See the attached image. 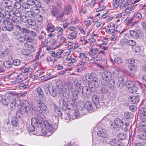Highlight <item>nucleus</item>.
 <instances>
[{
  "mask_svg": "<svg viewBox=\"0 0 146 146\" xmlns=\"http://www.w3.org/2000/svg\"><path fill=\"white\" fill-rule=\"evenodd\" d=\"M125 121V123H123V125L122 126V129L125 132L129 131L131 126L130 122L128 119H126Z\"/></svg>",
  "mask_w": 146,
  "mask_h": 146,
  "instance_id": "ddd939ff",
  "label": "nucleus"
},
{
  "mask_svg": "<svg viewBox=\"0 0 146 146\" xmlns=\"http://www.w3.org/2000/svg\"><path fill=\"white\" fill-rule=\"evenodd\" d=\"M140 118L142 120H146V108L142 107L139 110Z\"/></svg>",
  "mask_w": 146,
  "mask_h": 146,
  "instance_id": "f8f14e48",
  "label": "nucleus"
},
{
  "mask_svg": "<svg viewBox=\"0 0 146 146\" xmlns=\"http://www.w3.org/2000/svg\"><path fill=\"white\" fill-rule=\"evenodd\" d=\"M78 33L77 31L72 32L68 35L67 38L71 40L75 39L77 37Z\"/></svg>",
  "mask_w": 146,
  "mask_h": 146,
  "instance_id": "412c9836",
  "label": "nucleus"
},
{
  "mask_svg": "<svg viewBox=\"0 0 146 146\" xmlns=\"http://www.w3.org/2000/svg\"><path fill=\"white\" fill-rule=\"evenodd\" d=\"M3 66L7 68H10L12 67V63L9 61H6L3 63Z\"/></svg>",
  "mask_w": 146,
  "mask_h": 146,
  "instance_id": "f704fd0d",
  "label": "nucleus"
},
{
  "mask_svg": "<svg viewBox=\"0 0 146 146\" xmlns=\"http://www.w3.org/2000/svg\"><path fill=\"white\" fill-rule=\"evenodd\" d=\"M110 85V87L111 89H113L115 85V82L113 80L111 79L108 81V84Z\"/></svg>",
  "mask_w": 146,
  "mask_h": 146,
  "instance_id": "864d4df0",
  "label": "nucleus"
},
{
  "mask_svg": "<svg viewBox=\"0 0 146 146\" xmlns=\"http://www.w3.org/2000/svg\"><path fill=\"white\" fill-rule=\"evenodd\" d=\"M10 102V100L8 98H4L2 99L1 102L3 105L7 106Z\"/></svg>",
  "mask_w": 146,
  "mask_h": 146,
  "instance_id": "ea45409f",
  "label": "nucleus"
},
{
  "mask_svg": "<svg viewBox=\"0 0 146 146\" xmlns=\"http://www.w3.org/2000/svg\"><path fill=\"white\" fill-rule=\"evenodd\" d=\"M20 2H21L16 1L14 4V7L17 9L19 10L21 6V5L20 3Z\"/></svg>",
  "mask_w": 146,
  "mask_h": 146,
  "instance_id": "4d7b16f0",
  "label": "nucleus"
},
{
  "mask_svg": "<svg viewBox=\"0 0 146 146\" xmlns=\"http://www.w3.org/2000/svg\"><path fill=\"white\" fill-rule=\"evenodd\" d=\"M45 35V34L44 33V32L43 31H42L40 33V34L38 36V39L40 40H42L44 38Z\"/></svg>",
  "mask_w": 146,
  "mask_h": 146,
  "instance_id": "e2e57ef3",
  "label": "nucleus"
},
{
  "mask_svg": "<svg viewBox=\"0 0 146 146\" xmlns=\"http://www.w3.org/2000/svg\"><path fill=\"white\" fill-rule=\"evenodd\" d=\"M64 11L65 13L66 14H69L72 11L71 8L69 6L65 7Z\"/></svg>",
  "mask_w": 146,
  "mask_h": 146,
  "instance_id": "13d9d810",
  "label": "nucleus"
},
{
  "mask_svg": "<svg viewBox=\"0 0 146 146\" xmlns=\"http://www.w3.org/2000/svg\"><path fill=\"white\" fill-rule=\"evenodd\" d=\"M98 48H94L90 50L89 55L92 57L96 59V61H100L102 58L103 56L99 53Z\"/></svg>",
  "mask_w": 146,
  "mask_h": 146,
  "instance_id": "39448f33",
  "label": "nucleus"
},
{
  "mask_svg": "<svg viewBox=\"0 0 146 146\" xmlns=\"http://www.w3.org/2000/svg\"><path fill=\"white\" fill-rule=\"evenodd\" d=\"M59 104L60 107L64 110H66L67 108H68V105H67L66 102L64 99L61 98L59 100Z\"/></svg>",
  "mask_w": 146,
  "mask_h": 146,
  "instance_id": "a211bd4d",
  "label": "nucleus"
},
{
  "mask_svg": "<svg viewBox=\"0 0 146 146\" xmlns=\"http://www.w3.org/2000/svg\"><path fill=\"white\" fill-rule=\"evenodd\" d=\"M138 138L140 139H142L146 141V133L141 134L138 136Z\"/></svg>",
  "mask_w": 146,
  "mask_h": 146,
  "instance_id": "0e129e2a",
  "label": "nucleus"
},
{
  "mask_svg": "<svg viewBox=\"0 0 146 146\" xmlns=\"http://www.w3.org/2000/svg\"><path fill=\"white\" fill-rule=\"evenodd\" d=\"M102 83L103 85H107L108 81L111 77V74L110 72L105 71L102 74Z\"/></svg>",
  "mask_w": 146,
  "mask_h": 146,
  "instance_id": "0eeeda50",
  "label": "nucleus"
},
{
  "mask_svg": "<svg viewBox=\"0 0 146 146\" xmlns=\"http://www.w3.org/2000/svg\"><path fill=\"white\" fill-rule=\"evenodd\" d=\"M118 137L121 140H123L125 139L126 137V135L125 134L121 133H119L118 135Z\"/></svg>",
  "mask_w": 146,
  "mask_h": 146,
  "instance_id": "bf43d9fd",
  "label": "nucleus"
},
{
  "mask_svg": "<svg viewBox=\"0 0 146 146\" xmlns=\"http://www.w3.org/2000/svg\"><path fill=\"white\" fill-rule=\"evenodd\" d=\"M97 135L103 138L107 137L108 136L107 131L104 129L98 131L97 132Z\"/></svg>",
  "mask_w": 146,
  "mask_h": 146,
  "instance_id": "f3484780",
  "label": "nucleus"
},
{
  "mask_svg": "<svg viewBox=\"0 0 146 146\" xmlns=\"http://www.w3.org/2000/svg\"><path fill=\"white\" fill-rule=\"evenodd\" d=\"M86 79L88 82L92 85L93 87H99L100 84L98 78L96 75L92 74H88L86 76Z\"/></svg>",
  "mask_w": 146,
  "mask_h": 146,
  "instance_id": "7ed1b4c3",
  "label": "nucleus"
},
{
  "mask_svg": "<svg viewBox=\"0 0 146 146\" xmlns=\"http://www.w3.org/2000/svg\"><path fill=\"white\" fill-rule=\"evenodd\" d=\"M127 80V78L126 76L124 75H121L119 78L118 81L122 82H123L125 84Z\"/></svg>",
  "mask_w": 146,
  "mask_h": 146,
  "instance_id": "c756f323",
  "label": "nucleus"
},
{
  "mask_svg": "<svg viewBox=\"0 0 146 146\" xmlns=\"http://www.w3.org/2000/svg\"><path fill=\"white\" fill-rule=\"evenodd\" d=\"M30 52V51L28 49H23L21 51L22 54L26 56Z\"/></svg>",
  "mask_w": 146,
  "mask_h": 146,
  "instance_id": "6e6d98bb",
  "label": "nucleus"
},
{
  "mask_svg": "<svg viewBox=\"0 0 146 146\" xmlns=\"http://www.w3.org/2000/svg\"><path fill=\"white\" fill-rule=\"evenodd\" d=\"M80 95L88 98L90 96V91L86 86H84L82 88L81 93H80Z\"/></svg>",
  "mask_w": 146,
  "mask_h": 146,
  "instance_id": "9b49d317",
  "label": "nucleus"
},
{
  "mask_svg": "<svg viewBox=\"0 0 146 146\" xmlns=\"http://www.w3.org/2000/svg\"><path fill=\"white\" fill-rule=\"evenodd\" d=\"M85 106L87 110H90L92 108L91 103L88 101L86 102Z\"/></svg>",
  "mask_w": 146,
  "mask_h": 146,
  "instance_id": "58836bf2",
  "label": "nucleus"
},
{
  "mask_svg": "<svg viewBox=\"0 0 146 146\" xmlns=\"http://www.w3.org/2000/svg\"><path fill=\"white\" fill-rule=\"evenodd\" d=\"M22 106L24 107L25 112L29 113L31 111V108L27 100H24L22 102Z\"/></svg>",
  "mask_w": 146,
  "mask_h": 146,
  "instance_id": "9d476101",
  "label": "nucleus"
},
{
  "mask_svg": "<svg viewBox=\"0 0 146 146\" xmlns=\"http://www.w3.org/2000/svg\"><path fill=\"white\" fill-rule=\"evenodd\" d=\"M116 126L118 127H122L123 125V122L122 121L118 118H117L115 119L114 120Z\"/></svg>",
  "mask_w": 146,
  "mask_h": 146,
  "instance_id": "393cba45",
  "label": "nucleus"
},
{
  "mask_svg": "<svg viewBox=\"0 0 146 146\" xmlns=\"http://www.w3.org/2000/svg\"><path fill=\"white\" fill-rule=\"evenodd\" d=\"M72 96L73 102H76V100H78V97L77 93L74 92H73L72 93Z\"/></svg>",
  "mask_w": 146,
  "mask_h": 146,
  "instance_id": "7c9ffc66",
  "label": "nucleus"
},
{
  "mask_svg": "<svg viewBox=\"0 0 146 146\" xmlns=\"http://www.w3.org/2000/svg\"><path fill=\"white\" fill-rule=\"evenodd\" d=\"M13 101L16 106H19L21 104V100L18 98L14 99Z\"/></svg>",
  "mask_w": 146,
  "mask_h": 146,
  "instance_id": "37998d69",
  "label": "nucleus"
},
{
  "mask_svg": "<svg viewBox=\"0 0 146 146\" xmlns=\"http://www.w3.org/2000/svg\"><path fill=\"white\" fill-rule=\"evenodd\" d=\"M25 40L27 42H31L33 41V39L31 36L28 35L25 36Z\"/></svg>",
  "mask_w": 146,
  "mask_h": 146,
  "instance_id": "680f3d73",
  "label": "nucleus"
},
{
  "mask_svg": "<svg viewBox=\"0 0 146 146\" xmlns=\"http://www.w3.org/2000/svg\"><path fill=\"white\" fill-rule=\"evenodd\" d=\"M35 16V18L36 20L38 22H41L43 21V17L42 16L39 14H37Z\"/></svg>",
  "mask_w": 146,
  "mask_h": 146,
  "instance_id": "a18cd8bd",
  "label": "nucleus"
},
{
  "mask_svg": "<svg viewBox=\"0 0 146 146\" xmlns=\"http://www.w3.org/2000/svg\"><path fill=\"white\" fill-rule=\"evenodd\" d=\"M38 106L35 107V110L37 115V119L39 122L42 123L43 119L44 117L43 113L47 114L48 113V109L44 103L40 100H38L37 101Z\"/></svg>",
  "mask_w": 146,
  "mask_h": 146,
  "instance_id": "f257e3e1",
  "label": "nucleus"
},
{
  "mask_svg": "<svg viewBox=\"0 0 146 146\" xmlns=\"http://www.w3.org/2000/svg\"><path fill=\"white\" fill-rule=\"evenodd\" d=\"M4 8L5 10L6 11L5 12H7L8 13H10L11 11H12L13 9V8L12 6L5 7H4ZM3 11H4V10ZM4 12L5 11H4Z\"/></svg>",
  "mask_w": 146,
  "mask_h": 146,
  "instance_id": "5fc2aeb1",
  "label": "nucleus"
},
{
  "mask_svg": "<svg viewBox=\"0 0 146 146\" xmlns=\"http://www.w3.org/2000/svg\"><path fill=\"white\" fill-rule=\"evenodd\" d=\"M146 123L145 122V121L143 120L141 123H139V126L137 127L138 130L142 131L145 132V133L142 134L146 133Z\"/></svg>",
  "mask_w": 146,
  "mask_h": 146,
  "instance_id": "2eb2a0df",
  "label": "nucleus"
},
{
  "mask_svg": "<svg viewBox=\"0 0 146 146\" xmlns=\"http://www.w3.org/2000/svg\"><path fill=\"white\" fill-rule=\"evenodd\" d=\"M35 6L37 8L39 9V8L42 6V5L41 3L37 0L35 1Z\"/></svg>",
  "mask_w": 146,
  "mask_h": 146,
  "instance_id": "69168bd1",
  "label": "nucleus"
},
{
  "mask_svg": "<svg viewBox=\"0 0 146 146\" xmlns=\"http://www.w3.org/2000/svg\"><path fill=\"white\" fill-rule=\"evenodd\" d=\"M23 77L22 76V73H21L19 75L12 81L11 82L13 84H18L21 82L23 80Z\"/></svg>",
  "mask_w": 146,
  "mask_h": 146,
  "instance_id": "6ab92c4d",
  "label": "nucleus"
},
{
  "mask_svg": "<svg viewBox=\"0 0 146 146\" xmlns=\"http://www.w3.org/2000/svg\"><path fill=\"white\" fill-rule=\"evenodd\" d=\"M51 15L56 17L58 20H61L64 15V13L60 9L57 8L54 5H52L50 11Z\"/></svg>",
  "mask_w": 146,
  "mask_h": 146,
  "instance_id": "20e7f679",
  "label": "nucleus"
},
{
  "mask_svg": "<svg viewBox=\"0 0 146 146\" xmlns=\"http://www.w3.org/2000/svg\"><path fill=\"white\" fill-rule=\"evenodd\" d=\"M92 101L94 104L96 108H97L98 104L99 103V100L98 96L96 95H94L92 97Z\"/></svg>",
  "mask_w": 146,
  "mask_h": 146,
  "instance_id": "a878e982",
  "label": "nucleus"
},
{
  "mask_svg": "<svg viewBox=\"0 0 146 146\" xmlns=\"http://www.w3.org/2000/svg\"><path fill=\"white\" fill-rule=\"evenodd\" d=\"M23 70H22L23 74L26 73H27L28 72H31L32 70V68L30 67H25V66L23 67Z\"/></svg>",
  "mask_w": 146,
  "mask_h": 146,
  "instance_id": "4c0bfd02",
  "label": "nucleus"
},
{
  "mask_svg": "<svg viewBox=\"0 0 146 146\" xmlns=\"http://www.w3.org/2000/svg\"><path fill=\"white\" fill-rule=\"evenodd\" d=\"M2 5L4 7L12 6V3L10 0H4L2 2Z\"/></svg>",
  "mask_w": 146,
  "mask_h": 146,
  "instance_id": "5701e85b",
  "label": "nucleus"
},
{
  "mask_svg": "<svg viewBox=\"0 0 146 146\" xmlns=\"http://www.w3.org/2000/svg\"><path fill=\"white\" fill-rule=\"evenodd\" d=\"M124 116L127 119H130L132 118L133 117V113L130 112L126 111L124 113Z\"/></svg>",
  "mask_w": 146,
  "mask_h": 146,
  "instance_id": "bb28decb",
  "label": "nucleus"
},
{
  "mask_svg": "<svg viewBox=\"0 0 146 146\" xmlns=\"http://www.w3.org/2000/svg\"><path fill=\"white\" fill-rule=\"evenodd\" d=\"M3 9H2L0 11V17L3 18L8 19L10 17H13V21L15 22L17 18L19 17L22 15L21 12L19 9L13 10L8 13L7 12L3 11Z\"/></svg>",
  "mask_w": 146,
  "mask_h": 146,
  "instance_id": "f03ea898",
  "label": "nucleus"
},
{
  "mask_svg": "<svg viewBox=\"0 0 146 146\" xmlns=\"http://www.w3.org/2000/svg\"><path fill=\"white\" fill-rule=\"evenodd\" d=\"M125 85V84L123 82H121L118 81L117 83V87L119 89H121L123 88V86Z\"/></svg>",
  "mask_w": 146,
  "mask_h": 146,
  "instance_id": "603ef678",
  "label": "nucleus"
},
{
  "mask_svg": "<svg viewBox=\"0 0 146 146\" xmlns=\"http://www.w3.org/2000/svg\"><path fill=\"white\" fill-rule=\"evenodd\" d=\"M25 14L26 16L29 17H33L35 16V13L31 10L26 12Z\"/></svg>",
  "mask_w": 146,
  "mask_h": 146,
  "instance_id": "72a5a7b5",
  "label": "nucleus"
},
{
  "mask_svg": "<svg viewBox=\"0 0 146 146\" xmlns=\"http://www.w3.org/2000/svg\"><path fill=\"white\" fill-rule=\"evenodd\" d=\"M26 17L27 16L26 15V16H22L20 18L21 21L23 22H25V23H27L28 19H27V18H26Z\"/></svg>",
  "mask_w": 146,
  "mask_h": 146,
  "instance_id": "338daca9",
  "label": "nucleus"
},
{
  "mask_svg": "<svg viewBox=\"0 0 146 146\" xmlns=\"http://www.w3.org/2000/svg\"><path fill=\"white\" fill-rule=\"evenodd\" d=\"M31 10L36 14L39 12L40 11V9H39L36 6H34L31 9Z\"/></svg>",
  "mask_w": 146,
  "mask_h": 146,
  "instance_id": "de8ad7c7",
  "label": "nucleus"
},
{
  "mask_svg": "<svg viewBox=\"0 0 146 146\" xmlns=\"http://www.w3.org/2000/svg\"><path fill=\"white\" fill-rule=\"evenodd\" d=\"M74 87L81 86L82 82L80 80H75L74 82Z\"/></svg>",
  "mask_w": 146,
  "mask_h": 146,
  "instance_id": "3c124183",
  "label": "nucleus"
},
{
  "mask_svg": "<svg viewBox=\"0 0 146 146\" xmlns=\"http://www.w3.org/2000/svg\"><path fill=\"white\" fill-rule=\"evenodd\" d=\"M37 91L38 94L40 98H43L44 96V93L40 87L37 88Z\"/></svg>",
  "mask_w": 146,
  "mask_h": 146,
  "instance_id": "a19ab883",
  "label": "nucleus"
},
{
  "mask_svg": "<svg viewBox=\"0 0 146 146\" xmlns=\"http://www.w3.org/2000/svg\"><path fill=\"white\" fill-rule=\"evenodd\" d=\"M3 23L1 24L2 30L3 31H11L13 29V25L10 24L7 20L8 19L3 18Z\"/></svg>",
  "mask_w": 146,
  "mask_h": 146,
  "instance_id": "423d86ee",
  "label": "nucleus"
},
{
  "mask_svg": "<svg viewBox=\"0 0 146 146\" xmlns=\"http://www.w3.org/2000/svg\"><path fill=\"white\" fill-rule=\"evenodd\" d=\"M63 52V50L62 49H61L56 53V58H54L55 61L57 62L60 61L62 58Z\"/></svg>",
  "mask_w": 146,
  "mask_h": 146,
  "instance_id": "dca6fc26",
  "label": "nucleus"
},
{
  "mask_svg": "<svg viewBox=\"0 0 146 146\" xmlns=\"http://www.w3.org/2000/svg\"><path fill=\"white\" fill-rule=\"evenodd\" d=\"M11 123L14 126H16L18 125V119L16 117L14 116L12 117Z\"/></svg>",
  "mask_w": 146,
  "mask_h": 146,
  "instance_id": "473e14b6",
  "label": "nucleus"
},
{
  "mask_svg": "<svg viewBox=\"0 0 146 146\" xmlns=\"http://www.w3.org/2000/svg\"><path fill=\"white\" fill-rule=\"evenodd\" d=\"M19 74L16 72H13L9 76V78L10 79H13V80H14L15 78L18 76Z\"/></svg>",
  "mask_w": 146,
  "mask_h": 146,
  "instance_id": "c03bdc74",
  "label": "nucleus"
},
{
  "mask_svg": "<svg viewBox=\"0 0 146 146\" xmlns=\"http://www.w3.org/2000/svg\"><path fill=\"white\" fill-rule=\"evenodd\" d=\"M130 34L134 38H137V33L136 31L133 30H131L129 31Z\"/></svg>",
  "mask_w": 146,
  "mask_h": 146,
  "instance_id": "8fccbe9b",
  "label": "nucleus"
},
{
  "mask_svg": "<svg viewBox=\"0 0 146 146\" xmlns=\"http://www.w3.org/2000/svg\"><path fill=\"white\" fill-rule=\"evenodd\" d=\"M31 126H37L38 125L37 120L36 118H33L31 119Z\"/></svg>",
  "mask_w": 146,
  "mask_h": 146,
  "instance_id": "49530a36",
  "label": "nucleus"
},
{
  "mask_svg": "<svg viewBox=\"0 0 146 146\" xmlns=\"http://www.w3.org/2000/svg\"><path fill=\"white\" fill-rule=\"evenodd\" d=\"M100 48L101 49V50L99 51V53L100 54H102L103 56H105L106 55V52L105 51L107 50L108 48V47H105L102 45V44H100Z\"/></svg>",
  "mask_w": 146,
  "mask_h": 146,
  "instance_id": "b1692460",
  "label": "nucleus"
},
{
  "mask_svg": "<svg viewBox=\"0 0 146 146\" xmlns=\"http://www.w3.org/2000/svg\"><path fill=\"white\" fill-rule=\"evenodd\" d=\"M56 30L57 31V37L58 38H60L63 35V31L64 29L62 28L57 26L55 28Z\"/></svg>",
  "mask_w": 146,
  "mask_h": 146,
  "instance_id": "aec40b11",
  "label": "nucleus"
},
{
  "mask_svg": "<svg viewBox=\"0 0 146 146\" xmlns=\"http://www.w3.org/2000/svg\"><path fill=\"white\" fill-rule=\"evenodd\" d=\"M39 123H42L44 127L48 130L50 133H51V134L55 131L57 127V126L53 127L47 121L44 122L43 121H43H42V123H41V122Z\"/></svg>",
  "mask_w": 146,
  "mask_h": 146,
  "instance_id": "6e6552de",
  "label": "nucleus"
},
{
  "mask_svg": "<svg viewBox=\"0 0 146 146\" xmlns=\"http://www.w3.org/2000/svg\"><path fill=\"white\" fill-rule=\"evenodd\" d=\"M128 101L131 103H135L137 100V96H129L128 98Z\"/></svg>",
  "mask_w": 146,
  "mask_h": 146,
  "instance_id": "cd10ccee",
  "label": "nucleus"
},
{
  "mask_svg": "<svg viewBox=\"0 0 146 146\" xmlns=\"http://www.w3.org/2000/svg\"><path fill=\"white\" fill-rule=\"evenodd\" d=\"M54 111L57 113L59 115H61L62 113L60 112V108L57 106H55L54 108Z\"/></svg>",
  "mask_w": 146,
  "mask_h": 146,
  "instance_id": "052dcab7",
  "label": "nucleus"
},
{
  "mask_svg": "<svg viewBox=\"0 0 146 146\" xmlns=\"http://www.w3.org/2000/svg\"><path fill=\"white\" fill-rule=\"evenodd\" d=\"M102 86L101 88V92L103 94H106L108 91V89L106 86Z\"/></svg>",
  "mask_w": 146,
  "mask_h": 146,
  "instance_id": "c9c22d12",
  "label": "nucleus"
},
{
  "mask_svg": "<svg viewBox=\"0 0 146 146\" xmlns=\"http://www.w3.org/2000/svg\"><path fill=\"white\" fill-rule=\"evenodd\" d=\"M13 64L15 66H18L20 64V61L19 59H15L13 60Z\"/></svg>",
  "mask_w": 146,
  "mask_h": 146,
  "instance_id": "774afa93",
  "label": "nucleus"
},
{
  "mask_svg": "<svg viewBox=\"0 0 146 146\" xmlns=\"http://www.w3.org/2000/svg\"><path fill=\"white\" fill-rule=\"evenodd\" d=\"M27 23L29 25L32 26H34L36 24V21L33 19H28Z\"/></svg>",
  "mask_w": 146,
  "mask_h": 146,
  "instance_id": "79ce46f5",
  "label": "nucleus"
},
{
  "mask_svg": "<svg viewBox=\"0 0 146 146\" xmlns=\"http://www.w3.org/2000/svg\"><path fill=\"white\" fill-rule=\"evenodd\" d=\"M135 60L133 59H130L127 60H126V63L129 65H132L135 62Z\"/></svg>",
  "mask_w": 146,
  "mask_h": 146,
  "instance_id": "09e8293b",
  "label": "nucleus"
},
{
  "mask_svg": "<svg viewBox=\"0 0 146 146\" xmlns=\"http://www.w3.org/2000/svg\"><path fill=\"white\" fill-rule=\"evenodd\" d=\"M132 1L131 0H127L126 1L124 5L122 4L120 5V6L121 7L126 8L128 7L129 5L132 3Z\"/></svg>",
  "mask_w": 146,
  "mask_h": 146,
  "instance_id": "2f4dec72",
  "label": "nucleus"
},
{
  "mask_svg": "<svg viewBox=\"0 0 146 146\" xmlns=\"http://www.w3.org/2000/svg\"><path fill=\"white\" fill-rule=\"evenodd\" d=\"M46 30L48 32H53L56 30L55 27L52 24H48L47 25Z\"/></svg>",
  "mask_w": 146,
  "mask_h": 146,
  "instance_id": "4be33fe9",
  "label": "nucleus"
},
{
  "mask_svg": "<svg viewBox=\"0 0 146 146\" xmlns=\"http://www.w3.org/2000/svg\"><path fill=\"white\" fill-rule=\"evenodd\" d=\"M118 140L115 138H112L110 139L109 141L110 144L111 146H115L117 144Z\"/></svg>",
  "mask_w": 146,
  "mask_h": 146,
  "instance_id": "e433bc0d",
  "label": "nucleus"
},
{
  "mask_svg": "<svg viewBox=\"0 0 146 146\" xmlns=\"http://www.w3.org/2000/svg\"><path fill=\"white\" fill-rule=\"evenodd\" d=\"M47 88L48 87V92H50V93L51 96L53 97H55L56 96L57 93L55 87L52 85H50L49 86H46Z\"/></svg>",
  "mask_w": 146,
  "mask_h": 146,
  "instance_id": "4468645a",
  "label": "nucleus"
},
{
  "mask_svg": "<svg viewBox=\"0 0 146 146\" xmlns=\"http://www.w3.org/2000/svg\"><path fill=\"white\" fill-rule=\"evenodd\" d=\"M83 88L82 85L79 86H76L74 87V92H78L80 95V93H81Z\"/></svg>",
  "mask_w": 146,
  "mask_h": 146,
  "instance_id": "c85d7f7f",
  "label": "nucleus"
},
{
  "mask_svg": "<svg viewBox=\"0 0 146 146\" xmlns=\"http://www.w3.org/2000/svg\"><path fill=\"white\" fill-rule=\"evenodd\" d=\"M125 85L128 88L129 92L133 93H136L137 92L136 88L132 86V83L130 81L127 80L125 82Z\"/></svg>",
  "mask_w": 146,
  "mask_h": 146,
  "instance_id": "1a4fd4ad",
  "label": "nucleus"
}]
</instances>
